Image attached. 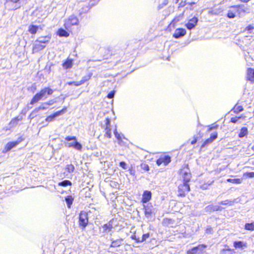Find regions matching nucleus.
<instances>
[{"instance_id": "nucleus-1", "label": "nucleus", "mask_w": 254, "mask_h": 254, "mask_svg": "<svg viewBox=\"0 0 254 254\" xmlns=\"http://www.w3.org/2000/svg\"><path fill=\"white\" fill-rule=\"evenodd\" d=\"M180 175L183 178L184 183L181 184L178 187V195L180 196H185L186 193L188 192L190 190V186L188 183L190 182L191 175L190 170L188 165H184L180 171Z\"/></svg>"}, {"instance_id": "nucleus-2", "label": "nucleus", "mask_w": 254, "mask_h": 254, "mask_svg": "<svg viewBox=\"0 0 254 254\" xmlns=\"http://www.w3.org/2000/svg\"><path fill=\"white\" fill-rule=\"evenodd\" d=\"M53 93V90L49 87H45L36 93L32 98L30 104L33 105L39 101L47 98V95H50Z\"/></svg>"}, {"instance_id": "nucleus-3", "label": "nucleus", "mask_w": 254, "mask_h": 254, "mask_svg": "<svg viewBox=\"0 0 254 254\" xmlns=\"http://www.w3.org/2000/svg\"><path fill=\"white\" fill-rule=\"evenodd\" d=\"M79 22L78 18L75 16H70L65 21L64 27L68 30L73 25H78Z\"/></svg>"}, {"instance_id": "nucleus-4", "label": "nucleus", "mask_w": 254, "mask_h": 254, "mask_svg": "<svg viewBox=\"0 0 254 254\" xmlns=\"http://www.w3.org/2000/svg\"><path fill=\"white\" fill-rule=\"evenodd\" d=\"M79 225L83 228L87 226L88 223V218L87 213L86 212L81 211L80 212L79 217Z\"/></svg>"}, {"instance_id": "nucleus-5", "label": "nucleus", "mask_w": 254, "mask_h": 254, "mask_svg": "<svg viewBox=\"0 0 254 254\" xmlns=\"http://www.w3.org/2000/svg\"><path fill=\"white\" fill-rule=\"evenodd\" d=\"M66 111V108H64L62 110L55 113L53 115H50L46 119V122H50L53 121L55 119L61 115L64 114Z\"/></svg>"}, {"instance_id": "nucleus-6", "label": "nucleus", "mask_w": 254, "mask_h": 254, "mask_svg": "<svg viewBox=\"0 0 254 254\" xmlns=\"http://www.w3.org/2000/svg\"><path fill=\"white\" fill-rule=\"evenodd\" d=\"M48 105H47L45 103H43L41 106L39 107L36 108L30 114V117L31 118H33L37 115V113L40 110H44L48 108Z\"/></svg>"}, {"instance_id": "nucleus-7", "label": "nucleus", "mask_w": 254, "mask_h": 254, "mask_svg": "<svg viewBox=\"0 0 254 254\" xmlns=\"http://www.w3.org/2000/svg\"><path fill=\"white\" fill-rule=\"evenodd\" d=\"M110 126V119L109 118H106L105 120V133L104 134V136L108 138H110L112 136Z\"/></svg>"}, {"instance_id": "nucleus-8", "label": "nucleus", "mask_w": 254, "mask_h": 254, "mask_svg": "<svg viewBox=\"0 0 254 254\" xmlns=\"http://www.w3.org/2000/svg\"><path fill=\"white\" fill-rule=\"evenodd\" d=\"M145 215L146 217H151L153 213V206L151 203H147L146 205L143 204Z\"/></svg>"}, {"instance_id": "nucleus-9", "label": "nucleus", "mask_w": 254, "mask_h": 254, "mask_svg": "<svg viewBox=\"0 0 254 254\" xmlns=\"http://www.w3.org/2000/svg\"><path fill=\"white\" fill-rule=\"evenodd\" d=\"M65 139L67 141H69L71 140H74V147H73L78 150H81L82 145L79 142H78L76 141V138L75 136H68L65 137Z\"/></svg>"}, {"instance_id": "nucleus-10", "label": "nucleus", "mask_w": 254, "mask_h": 254, "mask_svg": "<svg viewBox=\"0 0 254 254\" xmlns=\"http://www.w3.org/2000/svg\"><path fill=\"white\" fill-rule=\"evenodd\" d=\"M46 47V45L42 44V43L38 42L36 40L33 45V52H38L42 50Z\"/></svg>"}, {"instance_id": "nucleus-11", "label": "nucleus", "mask_w": 254, "mask_h": 254, "mask_svg": "<svg viewBox=\"0 0 254 254\" xmlns=\"http://www.w3.org/2000/svg\"><path fill=\"white\" fill-rule=\"evenodd\" d=\"M198 18L196 17H193L191 19H190L188 23L186 24L187 28L189 30H191L196 25L198 22Z\"/></svg>"}, {"instance_id": "nucleus-12", "label": "nucleus", "mask_w": 254, "mask_h": 254, "mask_svg": "<svg viewBox=\"0 0 254 254\" xmlns=\"http://www.w3.org/2000/svg\"><path fill=\"white\" fill-rule=\"evenodd\" d=\"M186 34V30L183 28H177L173 34V37L176 39L182 37Z\"/></svg>"}, {"instance_id": "nucleus-13", "label": "nucleus", "mask_w": 254, "mask_h": 254, "mask_svg": "<svg viewBox=\"0 0 254 254\" xmlns=\"http://www.w3.org/2000/svg\"><path fill=\"white\" fill-rule=\"evenodd\" d=\"M230 8L235 9V11L239 14L242 12H245L247 9L246 7L244 4L233 5L231 6Z\"/></svg>"}, {"instance_id": "nucleus-14", "label": "nucleus", "mask_w": 254, "mask_h": 254, "mask_svg": "<svg viewBox=\"0 0 254 254\" xmlns=\"http://www.w3.org/2000/svg\"><path fill=\"white\" fill-rule=\"evenodd\" d=\"M113 228L112 223L111 221H110L102 226V228L100 229V231L102 233H108L111 231Z\"/></svg>"}, {"instance_id": "nucleus-15", "label": "nucleus", "mask_w": 254, "mask_h": 254, "mask_svg": "<svg viewBox=\"0 0 254 254\" xmlns=\"http://www.w3.org/2000/svg\"><path fill=\"white\" fill-rule=\"evenodd\" d=\"M151 198V192L150 191L145 190L142 194V200L143 203H146Z\"/></svg>"}, {"instance_id": "nucleus-16", "label": "nucleus", "mask_w": 254, "mask_h": 254, "mask_svg": "<svg viewBox=\"0 0 254 254\" xmlns=\"http://www.w3.org/2000/svg\"><path fill=\"white\" fill-rule=\"evenodd\" d=\"M17 145V143L13 142H8L5 146L4 150H3V153H6L10 150L12 148L15 147Z\"/></svg>"}, {"instance_id": "nucleus-17", "label": "nucleus", "mask_w": 254, "mask_h": 254, "mask_svg": "<svg viewBox=\"0 0 254 254\" xmlns=\"http://www.w3.org/2000/svg\"><path fill=\"white\" fill-rule=\"evenodd\" d=\"M51 38V37L49 35H48L46 36L40 37L37 39V40L38 42H39L42 44L46 45V44L49 43Z\"/></svg>"}, {"instance_id": "nucleus-18", "label": "nucleus", "mask_w": 254, "mask_h": 254, "mask_svg": "<svg viewBox=\"0 0 254 254\" xmlns=\"http://www.w3.org/2000/svg\"><path fill=\"white\" fill-rule=\"evenodd\" d=\"M247 78L248 80L251 81V82H254V69L251 68H248Z\"/></svg>"}, {"instance_id": "nucleus-19", "label": "nucleus", "mask_w": 254, "mask_h": 254, "mask_svg": "<svg viewBox=\"0 0 254 254\" xmlns=\"http://www.w3.org/2000/svg\"><path fill=\"white\" fill-rule=\"evenodd\" d=\"M223 208L218 205H208L206 207L205 209L206 211H220Z\"/></svg>"}, {"instance_id": "nucleus-20", "label": "nucleus", "mask_w": 254, "mask_h": 254, "mask_svg": "<svg viewBox=\"0 0 254 254\" xmlns=\"http://www.w3.org/2000/svg\"><path fill=\"white\" fill-rule=\"evenodd\" d=\"M234 246L236 249H243L247 247V244L242 241H236L234 243Z\"/></svg>"}, {"instance_id": "nucleus-21", "label": "nucleus", "mask_w": 254, "mask_h": 254, "mask_svg": "<svg viewBox=\"0 0 254 254\" xmlns=\"http://www.w3.org/2000/svg\"><path fill=\"white\" fill-rule=\"evenodd\" d=\"M39 29V26L35 25H30L28 28V31L32 34H35Z\"/></svg>"}, {"instance_id": "nucleus-22", "label": "nucleus", "mask_w": 254, "mask_h": 254, "mask_svg": "<svg viewBox=\"0 0 254 254\" xmlns=\"http://www.w3.org/2000/svg\"><path fill=\"white\" fill-rule=\"evenodd\" d=\"M123 240L122 239H120L112 241L110 247L113 248L119 247L121 245Z\"/></svg>"}, {"instance_id": "nucleus-23", "label": "nucleus", "mask_w": 254, "mask_h": 254, "mask_svg": "<svg viewBox=\"0 0 254 254\" xmlns=\"http://www.w3.org/2000/svg\"><path fill=\"white\" fill-rule=\"evenodd\" d=\"M58 35L60 37H67L69 36L68 33L64 29L60 28L58 31Z\"/></svg>"}, {"instance_id": "nucleus-24", "label": "nucleus", "mask_w": 254, "mask_h": 254, "mask_svg": "<svg viewBox=\"0 0 254 254\" xmlns=\"http://www.w3.org/2000/svg\"><path fill=\"white\" fill-rule=\"evenodd\" d=\"M248 134V129L246 127H243L239 134L240 137H243Z\"/></svg>"}, {"instance_id": "nucleus-25", "label": "nucleus", "mask_w": 254, "mask_h": 254, "mask_svg": "<svg viewBox=\"0 0 254 254\" xmlns=\"http://www.w3.org/2000/svg\"><path fill=\"white\" fill-rule=\"evenodd\" d=\"M65 200L67 203V207L70 208L71 205L72 203L73 198L71 196H67L65 197Z\"/></svg>"}, {"instance_id": "nucleus-26", "label": "nucleus", "mask_w": 254, "mask_h": 254, "mask_svg": "<svg viewBox=\"0 0 254 254\" xmlns=\"http://www.w3.org/2000/svg\"><path fill=\"white\" fill-rule=\"evenodd\" d=\"M233 110L235 113H239L243 111V108L242 106L236 105Z\"/></svg>"}, {"instance_id": "nucleus-27", "label": "nucleus", "mask_w": 254, "mask_h": 254, "mask_svg": "<svg viewBox=\"0 0 254 254\" xmlns=\"http://www.w3.org/2000/svg\"><path fill=\"white\" fill-rule=\"evenodd\" d=\"M245 228L247 230H254V222L251 223H246L245 226Z\"/></svg>"}, {"instance_id": "nucleus-28", "label": "nucleus", "mask_w": 254, "mask_h": 254, "mask_svg": "<svg viewBox=\"0 0 254 254\" xmlns=\"http://www.w3.org/2000/svg\"><path fill=\"white\" fill-rule=\"evenodd\" d=\"M236 11H235V9L234 10H229L227 13V17H229V18H234L236 17Z\"/></svg>"}, {"instance_id": "nucleus-29", "label": "nucleus", "mask_w": 254, "mask_h": 254, "mask_svg": "<svg viewBox=\"0 0 254 254\" xmlns=\"http://www.w3.org/2000/svg\"><path fill=\"white\" fill-rule=\"evenodd\" d=\"M227 181L228 182L236 184H240L242 182L240 179H228Z\"/></svg>"}, {"instance_id": "nucleus-30", "label": "nucleus", "mask_w": 254, "mask_h": 254, "mask_svg": "<svg viewBox=\"0 0 254 254\" xmlns=\"http://www.w3.org/2000/svg\"><path fill=\"white\" fill-rule=\"evenodd\" d=\"M72 61L70 60H67L63 64V66L64 68H69L72 66Z\"/></svg>"}, {"instance_id": "nucleus-31", "label": "nucleus", "mask_w": 254, "mask_h": 254, "mask_svg": "<svg viewBox=\"0 0 254 254\" xmlns=\"http://www.w3.org/2000/svg\"><path fill=\"white\" fill-rule=\"evenodd\" d=\"M163 160V164L164 166L167 165L171 162V157L169 156H165L162 157Z\"/></svg>"}, {"instance_id": "nucleus-32", "label": "nucleus", "mask_w": 254, "mask_h": 254, "mask_svg": "<svg viewBox=\"0 0 254 254\" xmlns=\"http://www.w3.org/2000/svg\"><path fill=\"white\" fill-rule=\"evenodd\" d=\"M59 185L63 187H66L71 185V183L68 180H64L59 183Z\"/></svg>"}, {"instance_id": "nucleus-33", "label": "nucleus", "mask_w": 254, "mask_h": 254, "mask_svg": "<svg viewBox=\"0 0 254 254\" xmlns=\"http://www.w3.org/2000/svg\"><path fill=\"white\" fill-rule=\"evenodd\" d=\"M221 205H229L230 206H231L234 203V201L230 200H226L224 201H222L219 203Z\"/></svg>"}, {"instance_id": "nucleus-34", "label": "nucleus", "mask_w": 254, "mask_h": 254, "mask_svg": "<svg viewBox=\"0 0 254 254\" xmlns=\"http://www.w3.org/2000/svg\"><path fill=\"white\" fill-rule=\"evenodd\" d=\"M65 169L67 170L68 173H70L73 172L74 167L72 164H68L66 165Z\"/></svg>"}, {"instance_id": "nucleus-35", "label": "nucleus", "mask_w": 254, "mask_h": 254, "mask_svg": "<svg viewBox=\"0 0 254 254\" xmlns=\"http://www.w3.org/2000/svg\"><path fill=\"white\" fill-rule=\"evenodd\" d=\"M198 248L199 247H196L189 250L187 252V254H196L198 250Z\"/></svg>"}, {"instance_id": "nucleus-36", "label": "nucleus", "mask_w": 254, "mask_h": 254, "mask_svg": "<svg viewBox=\"0 0 254 254\" xmlns=\"http://www.w3.org/2000/svg\"><path fill=\"white\" fill-rule=\"evenodd\" d=\"M20 120V119L18 117H16L14 119L12 120L10 122V125L13 127L17 125V122Z\"/></svg>"}, {"instance_id": "nucleus-37", "label": "nucleus", "mask_w": 254, "mask_h": 254, "mask_svg": "<svg viewBox=\"0 0 254 254\" xmlns=\"http://www.w3.org/2000/svg\"><path fill=\"white\" fill-rule=\"evenodd\" d=\"M68 84L69 85H71L72 84L75 85V86H79L81 84H82V83L81 80L78 81H72V82H68Z\"/></svg>"}, {"instance_id": "nucleus-38", "label": "nucleus", "mask_w": 254, "mask_h": 254, "mask_svg": "<svg viewBox=\"0 0 254 254\" xmlns=\"http://www.w3.org/2000/svg\"><path fill=\"white\" fill-rule=\"evenodd\" d=\"M91 77V74H89L88 75H87L82 78V79L81 80L82 84H83L85 82L88 81Z\"/></svg>"}, {"instance_id": "nucleus-39", "label": "nucleus", "mask_w": 254, "mask_h": 254, "mask_svg": "<svg viewBox=\"0 0 254 254\" xmlns=\"http://www.w3.org/2000/svg\"><path fill=\"white\" fill-rule=\"evenodd\" d=\"M213 140H212L210 138H208L206 139L204 143L202 144L201 147H204L207 144L211 143Z\"/></svg>"}, {"instance_id": "nucleus-40", "label": "nucleus", "mask_w": 254, "mask_h": 254, "mask_svg": "<svg viewBox=\"0 0 254 254\" xmlns=\"http://www.w3.org/2000/svg\"><path fill=\"white\" fill-rule=\"evenodd\" d=\"M114 134H115V135L116 136V137L117 138V139L119 140V141H120L122 140V137H121V135L120 133H119L117 131V129H116L114 131Z\"/></svg>"}, {"instance_id": "nucleus-41", "label": "nucleus", "mask_w": 254, "mask_h": 254, "mask_svg": "<svg viewBox=\"0 0 254 254\" xmlns=\"http://www.w3.org/2000/svg\"><path fill=\"white\" fill-rule=\"evenodd\" d=\"M141 167L143 170L146 171H148L149 170V167L148 165L146 164H141Z\"/></svg>"}, {"instance_id": "nucleus-42", "label": "nucleus", "mask_w": 254, "mask_h": 254, "mask_svg": "<svg viewBox=\"0 0 254 254\" xmlns=\"http://www.w3.org/2000/svg\"><path fill=\"white\" fill-rule=\"evenodd\" d=\"M115 92V91H111L107 95V97L109 99H112L114 97Z\"/></svg>"}, {"instance_id": "nucleus-43", "label": "nucleus", "mask_w": 254, "mask_h": 254, "mask_svg": "<svg viewBox=\"0 0 254 254\" xmlns=\"http://www.w3.org/2000/svg\"><path fill=\"white\" fill-rule=\"evenodd\" d=\"M163 160L162 159V157H160L156 161V164L158 166H160L161 164H163Z\"/></svg>"}, {"instance_id": "nucleus-44", "label": "nucleus", "mask_w": 254, "mask_h": 254, "mask_svg": "<svg viewBox=\"0 0 254 254\" xmlns=\"http://www.w3.org/2000/svg\"><path fill=\"white\" fill-rule=\"evenodd\" d=\"M217 137V132H214V133H212L211 134L210 137L209 138L212 139V140H214Z\"/></svg>"}, {"instance_id": "nucleus-45", "label": "nucleus", "mask_w": 254, "mask_h": 254, "mask_svg": "<svg viewBox=\"0 0 254 254\" xmlns=\"http://www.w3.org/2000/svg\"><path fill=\"white\" fill-rule=\"evenodd\" d=\"M254 29V27L252 25H249L248 26H247L246 28V30L249 31L250 32V33H252V30Z\"/></svg>"}, {"instance_id": "nucleus-46", "label": "nucleus", "mask_w": 254, "mask_h": 254, "mask_svg": "<svg viewBox=\"0 0 254 254\" xmlns=\"http://www.w3.org/2000/svg\"><path fill=\"white\" fill-rule=\"evenodd\" d=\"M120 166L122 168H123V169H127V164L124 162V161H122V162H121L120 163Z\"/></svg>"}, {"instance_id": "nucleus-47", "label": "nucleus", "mask_w": 254, "mask_h": 254, "mask_svg": "<svg viewBox=\"0 0 254 254\" xmlns=\"http://www.w3.org/2000/svg\"><path fill=\"white\" fill-rule=\"evenodd\" d=\"M240 118V117L237 118V117H233L231 119V122L233 123H237L238 120Z\"/></svg>"}, {"instance_id": "nucleus-48", "label": "nucleus", "mask_w": 254, "mask_h": 254, "mask_svg": "<svg viewBox=\"0 0 254 254\" xmlns=\"http://www.w3.org/2000/svg\"><path fill=\"white\" fill-rule=\"evenodd\" d=\"M149 237V234L148 233L142 235L141 238L142 239L143 242L145 241Z\"/></svg>"}, {"instance_id": "nucleus-49", "label": "nucleus", "mask_w": 254, "mask_h": 254, "mask_svg": "<svg viewBox=\"0 0 254 254\" xmlns=\"http://www.w3.org/2000/svg\"><path fill=\"white\" fill-rule=\"evenodd\" d=\"M20 0H6L5 3H15L18 2Z\"/></svg>"}, {"instance_id": "nucleus-50", "label": "nucleus", "mask_w": 254, "mask_h": 254, "mask_svg": "<svg viewBox=\"0 0 254 254\" xmlns=\"http://www.w3.org/2000/svg\"><path fill=\"white\" fill-rule=\"evenodd\" d=\"M56 102L55 100H51L47 102H45L48 106H51Z\"/></svg>"}, {"instance_id": "nucleus-51", "label": "nucleus", "mask_w": 254, "mask_h": 254, "mask_svg": "<svg viewBox=\"0 0 254 254\" xmlns=\"http://www.w3.org/2000/svg\"><path fill=\"white\" fill-rule=\"evenodd\" d=\"M247 176L249 178H254V172H249L247 173Z\"/></svg>"}, {"instance_id": "nucleus-52", "label": "nucleus", "mask_w": 254, "mask_h": 254, "mask_svg": "<svg viewBox=\"0 0 254 254\" xmlns=\"http://www.w3.org/2000/svg\"><path fill=\"white\" fill-rule=\"evenodd\" d=\"M23 140V138L21 137H19L15 142L17 143V145Z\"/></svg>"}, {"instance_id": "nucleus-53", "label": "nucleus", "mask_w": 254, "mask_h": 254, "mask_svg": "<svg viewBox=\"0 0 254 254\" xmlns=\"http://www.w3.org/2000/svg\"><path fill=\"white\" fill-rule=\"evenodd\" d=\"M67 146L68 147H74V141L68 143Z\"/></svg>"}, {"instance_id": "nucleus-54", "label": "nucleus", "mask_w": 254, "mask_h": 254, "mask_svg": "<svg viewBox=\"0 0 254 254\" xmlns=\"http://www.w3.org/2000/svg\"><path fill=\"white\" fill-rule=\"evenodd\" d=\"M197 141V139L196 137H194V139L191 141V144H194Z\"/></svg>"}, {"instance_id": "nucleus-55", "label": "nucleus", "mask_w": 254, "mask_h": 254, "mask_svg": "<svg viewBox=\"0 0 254 254\" xmlns=\"http://www.w3.org/2000/svg\"><path fill=\"white\" fill-rule=\"evenodd\" d=\"M136 240L137 242H138V243L143 242V241L141 238H138L137 239H136Z\"/></svg>"}, {"instance_id": "nucleus-56", "label": "nucleus", "mask_w": 254, "mask_h": 254, "mask_svg": "<svg viewBox=\"0 0 254 254\" xmlns=\"http://www.w3.org/2000/svg\"><path fill=\"white\" fill-rule=\"evenodd\" d=\"M217 127V125L216 126H212L211 127H210L209 128L208 130L210 131V130H212L213 129L216 128Z\"/></svg>"}, {"instance_id": "nucleus-57", "label": "nucleus", "mask_w": 254, "mask_h": 254, "mask_svg": "<svg viewBox=\"0 0 254 254\" xmlns=\"http://www.w3.org/2000/svg\"><path fill=\"white\" fill-rule=\"evenodd\" d=\"M39 26V29H41V30H43V28L45 27V25H40V26Z\"/></svg>"}, {"instance_id": "nucleus-58", "label": "nucleus", "mask_w": 254, "mask_h": 254, "mask_svg": "<svg viewBox=\"0 0 254 254\" xmlns=\"http://www.w3.org/2000/svg\"><path fill=\"white\" fill-rule=\"evenodd\" d=\"M168 2V0H164L163 4L164 5H165L167 4Z\"/></svg>"}, {"instance_id": "nucleus-59", "label": "nucleus", "mask_w": 254, "mask_h": 254, "mask_svg": "<svg viewBox=\"0 0 254 254\" xmlns=\"http://www.w3.org/2000/svg\"><path fill=\"white\" fill-rule=\"evenodd\" d=\"M240 0L243 2L247 3V2H249L250 0Z\"/></svg>"}, {"instance_id": "nucleus-60", "label": "nucleus", "mask_w": 254, "mask_h": 254, "mask_svg": "<svg viewBox=\"0 0 254 254\" xmlns=\"http://www.w3.org/2000/svg\"><path fill=\"white\" fill-rule=\"evenodd\" d=\"M210 230H211V228L209 229L207 228L206 229V233H208V232H210Z\"/></svg>"}, {"instance_id": "nucleus-61", "label": "nucleus", "mask_w": 254, "mask_h": 254, "mask_svg": "<svg viewBox=\"0 0 254 254\" xmlns=\"http://www.w3.org/2000/svg\"><path fill=\"white\" fill-rule=\"evenodd\" d=\"M194 4H195L194 2H191L189 3V4H190V5H193Z\"/></svg>"}, {"instance_id": "nucleus-62", "label": "nucleus", "mask_w": 254, "mask_h": 254, "mask_svg": "<svg viewBox=\"0 0 254 254\" xmlns=\"http://www.w3.org/2000/svg\"><path fill=\"white\" fill-rule=\"evenodd\" d=\"M220 12H221V10L219 12L214 11L213 12L215 14H218Z\"/></svg>"}, {"instance_id": "nucleus-63", "label": "nucleus", "mask_w": 254, "mask_h": 254, "mask_svg": "<svg viewBox=\"0 0 254 254\" xmlns=\"http://www.w3.org/2000/svg\"><path fill=\"white\" fill-rule=\"evenodd\" d=\"M252 149L254 151V145L252 146Z\"/></svg>"}, {"instance_id": "nucleus-64", "label": "nucleus", "mask_w": 254, "mask_h": 254, "mask_svg": "<svg viewBox=\"0 0 254 254\" xmlns=\"http://www.w3.org/2000/svg\"><path fill=\"white\" fill-rule=\"evenodd\" d=\"M180 5L183 6L185 5V4H183V3H180Z\"/></svg>"}]
</instances>
